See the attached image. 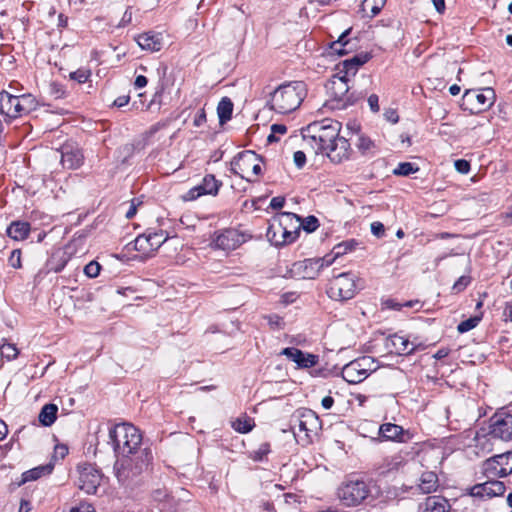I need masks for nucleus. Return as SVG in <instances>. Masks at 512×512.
Listing matches in <instances>:
<instances>
[{
    "label": "nucleus",
    "instance_id": "obj_54",
    "mask_svg": "<svg viewBox=\"0 0 512 512\" xmlns=\"http://www.w3.org/2000/svg\"><path fill=\"white\" fill-rule=\"evenodd\" d=\"M371 232L377 237H382L385 233L384 225L381 222H373L371 224Z\"/></svg>",
    "mask_w": 512,
    "mask_h": 512
},
{
    "label": "nucleus",
    "instance_id": "obj_32",
    "mask_svg": "<svg viewBox=\"0 0 512 512\" xmlns=\"http://www.w3.org/2000/svg\"><path fill=\"white\" fill-rule=\"evenodd\" d=\"M58 407L55 404H46L42 407L38 419L43 426H51L57 416Z\"/></svg>",
    "mask_w": 512,
    "mask_h": 512
},
{
    "label": "nucleus",
    "instance_id": "obj_60",
    "mask_svg": "<svg viewBox=\"0 0 512 512\" xmlns=\"http://www.w3.org/2000/svg\"><path fill=\"white\" fill-rule=\"evenodd\" d=\"M285 204L283 197H273L270 201V207L274 210L281 209Z\"/></svg>",
    "mask_w": 512,
    "mask_h": 512
},
{
    "label": "nucleus",
    "instance_id": "obj_57",
    "mask_svg": "<svg viewBox=\"0 0 512 512\" xmlns=\"http://www.w3.org/2000/svg\"><path fill=\"white\" fill-rule=\"evenodd\" d=\"M206 122V113H205V109L202 108L200 109L197 114L195 115V118H194V121H193V124L194 126L196 127H200L202 126L204 123Z\"/></svg>",
    "mask_w": 512,
    "mask_h": 512
},
{
    "label": "nucleus",
    "instance_id": "obj_35",
    "mask_svg": "<svg viewBox=\"0 0 512 512\" xmlns=\"http://www.w3.org/2000/svg\"><path fill=\"white\" fill-rule=\"evenodd\" d=\"M254 425L255 424H254L253 419H251L247 416H242V417L236 418L235 420H233L231 422L232 428L235 431L242 433V434L250 432L253 429Z\"/></svg>",
    "mask_w": 512,
    "mask_h": 512
},
{
    "label": "nucleus",
    "instance_id": "obj_2",
    "mask_svg": "<svg viewBox=\"0 0 512 512\" xmlns=\"http://www.w3.org/2000/svg\"><path fill=\"white\" fill-rule=\"evenodd\" d=\"M341 123L332 119H323L307 125L303 129V139L309 144L315 153H322L328 150V147L339 136Z\"/></svg>",
    "mask_w": 512,
    "mask_h": 512
},
{
    "label": "nucleus",
    "instance_id": "obj_34",
    "mask_svg": "<svg viewBox=\"0 0 512 512\" xmlns=\"http://www.w3.org/2000/svg\"><path fill=\"white\" fill-rule=\"evenodd\" d=\"M391 341L398 354H412L415 351V347L403 336L393 335Z\"/></svg>",
    "mask_w": 512,
    "mask_h": 512
},
{
    "label": "nucleus",
    "instance_id": "obj_6",
    "mask_svg": "<svg viewBox=\"0 0 512 512\" xmlns=\"http://www.w3.org/2000/svg\"><path fill=\"white\" fill-rule=\"evenodd\" d=\"M358 278L351 272L338 274L331 280L327 290L328 296L336 301H344L353 298L358 289Z\"/></svg>",
    "mask_w": 512,
    "mask_h": 512
},
{
    "label": "nucleus",
    "instance_id": "obj_61",
    "mask_svg": "<svg viewBox=\"0 0 512 512\" xmlns=\"http://www.w3.org/2000/svg\"><path fill=\"white\" fill-rule=\"evenodd\" d=\"M385 118L390 121L391 123H397L399 120L398 114L395 110L389 109L384 114Z\"/></svg>",
    "mask_w": 512,
    "mask_h": 512
},
{
    "label": "nucleus",
    "instance_id": "obj_39",
    "mask_svg": "<svg viewBox=\"0 0 512 512\" xmlns=\"http://www.w3.org/2000/svg\"><path fill=\"white\" fill-rule=\"evenodd\" d=\"M18 354L19 350L14 344L4 343L0 346V356L8 361L16 359Z\"/></svg>",
    "mask_w": 512,
    "mask_h": 512
},
{
    "label": "nucleus",
    "instance_id": "obj_31",
    "mask_svg": "<svg viewBox=\"0 0 512 512\" xmlns=\"http://www.w3.org/2000/svg\"><path fill=\"white\" fill-rule=\"evenodd\" d=\"M52 469H53V467L48 464V465H40V466L32 468L28 471H25L22 474V480L19 483V485L25 484L26 482H29V481H35L44 475L50 474Z\"/></svg>",
    "mask_w": 512,
    "mask_h": 512
},
{
    "label": "nucleus",
    "instance_id": "obj_41",
    "mask_svg": "<svg viewBox=\"0 0 512 512\" xmlns=\"http://www.w3.org/2000/svg\"><path fill=\"white\" fill-rule=\"evenodd\" d=\"M481 319H482L481 315H475V316H472V317L462 321L461 323H459V325L457 327L458 332L466 333V332L474 329L479 324Z\"/></svg>",
    "mask_w": 512,
    "mask_h": 512
},
{
    "label": "nucleus",
    "instance_id": "obj_13",
    "mask_svg": "<svg viewBox=\"0 0 512 512\" xmlns=\"http://www.w3.org/2000/svg\"><path fill=\"white\" fill-rule=\"evenodd\" d=\"M493 438L512 440V414L497 412L489 419V433Z\"/></svg>",
    "mask_w": 512,
    "mask_h": 512
},
{
    "label": "nucleus",
    "instance_id": "obj_11",
    "mask_svg": "<svg viewBox=\"0 0 512 512\" xmlns=\"http://www.w3.org/2000/svg\"><path fill=\"white\" fill-rule=\"evenodd\" d=\"M370 494L369 485L363 480L348 481L338 491L340 500L346 506L361 504Z\"/></svg>",
    "mask_w": 512,
    "mask_h": 512
},
{
    "label": "nucleus",
    "instance_id": "obj_40",
    "mask_svg": "<svg viewBox=\"0 0 512 512\" xmlns=\"http://www.w3.org/2000/svg\"><path fill=\"white\" fill-rule=\"evenodd\" d=\"M296 224V226H300L306 232L312 233L319 227V220L315 216L310 215L304 219L300 218V222Z\"/></svg>",
    "mask_w": 512,
    "mask_h": 512
},
{
    "label": "nucleus",
    "instance_id": "obj_17",
    "mask_svg": "<svg viewBox=\"0 0 512 512\" xmlns=\"http://www.w3.org/2000/svg\"><path fill=\"white\" fill-rule=\"evenodd\" d=\"M102 481V474L93 466L89 465L80 471L78 486L87 494H96Z\"/></svg>",
    "mask_w": 512,
    "mask_h": 512
},
{
    "label": "nucleus",
    "instance_id": "obj_49",
    "mask_svg": "<svg viewBox=\"0 0 512 512\" xmlns=\"http://www.w3.org/2000/svg\"><path fill=\"white\" fill-rule=\"evenodd\" d=\"M9 264L13 268H21V251L19 249H15L11 252L9 257Z\"/></svg>",
    "mask_w": 512,
    "mask_h": 512
},
{
    "label": "nucleus",
    "instance_id": "obj_38",
    "mask_svg": "<svg viewBox=\"0 0 512 512\" xmlns=\"http://www.w3.org/2000/svg\"><path fill=\"white\" fill-rule=\"evenodd\" d=\"M266 237L270 243L275 246H282L287 244V240L283 239L282 233H279L276 231V229H273V221L270 223L267 229Z\"/></svg>",
    "mask_w": 512,
    "mask_h": 512
},
{
    "label": "nucleus",
    "instance_id": "obj_8",
    "mask_svg": "<svg viewBox=\"0 0 512 512\" xmlns=\"http://www.w3.org/2000/svg\"><path fill=\"white\" fill-rule=\"evenodd\" d=\"M482 473L487 479L502 478L512 474V450L486 459L482 463Z\"/></svg>",
    "mask_w": 512,
    "mask_h": 512
},
{
    "label": "nucleus",
    "instance_id": "obj_36",
    "mask_svg": "<svg viewBox=\"0 0 512 512\" xmlns=\"http://www.w3.org/2000/svg\"><path fill=\"white\" fill-rule=\"evenodd\" d=\"M131 244H133V249L143 254L148 255L151 252H154L152 246H150V240L147 236V233H143L139 235Z\"/></svg>",
    "mask_w": 512,
    "mask_h": 512
},
{
    "label": "nucleus",
    "instance_id": "obj_30",
    "mask_svg": "<svg viewBox=\"0 0 512 512\" xmlns=\"http://www.w3.org/2000/svg\"><path fill=\"white\" fill-rule=\"evenodd\" d=\"M449 502L441 496H430L424 502L423 512H448Z\"/></svg>",
    "mask_w": 512,
    "mask_h": 512
},
{
    "label": "nucleus",
    "instance_id": "obj_62",
    "mask_svg": "<svg viewBox=\"0 0 512 512\" xmlns=\"http://www.w3.org/2000/svg\"><path fill=\"white\" fill-rule=\"evenodd\" d=\"M130 97L128 95L119 96L114 101V106L123 107L129 103Z\"/></svg>",
    "mask_w": 512,
    "mask_h": 512
},
{
    "label": "nucleus",
    "instance_id": "obj_59",
    "mask_svg": "<svg viewBox=\"0 0 512 512\" xmlns=\"http://www.w3.org/2000/svg\"><path fill=\"white\" fill-rule=\"evenodd\" d=\"M69 512H94V508L88 503H81L77 507H72Z\"/></svg>",
    "mask_w": 512,
    "mask_h": 512
},
{
    "label": "nucleus",
    "instance_id": "obj_47",
    "mask_svg": "<svg viewBox=\"0 0 512 512\" xmlns=\"http://www.w3.org/2000/svg\"><path fill=\"white\" fill-rule=\"evenodd\" d=\"M356 146L363 154H365L374 147V143L368 137L359 136Z\"/></svg>",
    "mask_w": 512,
    "mask_h": 512
},
{
    "label": "nucleus",
    "instance_id": "obj_9",
    "mask_svg": "<svg viewBox=\"0 0 512 512\" xmlns=\"http://www.w3.org/2000/svg\"><path fill=\"white\" fill-rule=\"evenodd\" d=\"M494 101V91L491 88L483 90H466L463 97L461 108L476 114L489 108Z\"/></svg>",
    "mask_w": 512,
    "mask_h": 512
},
{
    "label": "nucleus",
    "instance_id": "obj_42",
    "mask_svg": "<svg viewBox=\"0 0 512 512\" xmlns=\"http://www.w3.org/2000/svg\"><path fill=\"white\" fill-rule=\"evenodd\" d=\"M356 245L357 242L355 240L344 241L336 245L333 248L332 252L335 254L336 257H339L341 255L346 254L347 252L354 250Z\"/></svg>",
    "mask_w": 512,
    "mask_h": 512
},
{
    "label": "nucleus",
    "instance_id": "obj_7",
    "mask_svg": "<svg viewBox=\"0 0 512 512\" xmlns=\"http://www.w3.org/2000/svg\"><path fill=\"white\" fill-rule=\"evenodd\" d=\"M261 159L254 151L245 150L238 153L231 161L232 173L249 182V174L258 176L261 173Z\"/></svg>",
    "mask_w": 512,
    "mask_h": 512
},
{
    "label": "nucleus",
    "instance_id": "obj_48",
    "mask_svg": "<svg viewBox=\"0 0 512 512\" xmlns=\"http://www.w3.org/2000/svg\"><path fill=\"white\" fill-rule=\"evenodd\" d=\"M270 452V444L265 442L260 444L257 450L254 451L253 459L260 461Z\"/></svg>",
    "mask_w": 512,
    "mask_h": 512
},
{
    "label": "nucleus",
    "instance_id": "obj_24",
    "mask_svg": "<svg viewBox=\"0 0 512 512\" xmlns=\"http://www.w3.org/2000/svg\"><path fill=\"white\" fill-rule=\"evenodd\" d=\"M416 465L415 462L409 463L406 461L405 457L398 453L389 457H386L383 459L382 464L379 466V474L381 475H388L390 473H393L395 471H398L405 466H414Z\"/></svg>",
    "mask_w": 512,
    "mask_h": 512
},
{
    "label": "nucleus",
    "instance_id": "obj_28",
    "mask_svg": "<svg viewBox=\"0 0 512 512\" xmlns=\"http://www.w3.org/2000/svg\"><path fill=\"white\" fill-rule=\"evenodd\" d=\"M351 28L345 30L336 41L330 44V53L335 55H345L352 51L353 46L347 36L350 34Z\"/></svg>",
    "mask_w": 512,
    "mask_h": 512
},
{
    "label": "nucleus",
    "instance_id": "obj_18",
    "mask_svg": "<svg viewBox=\"0 0 512 512\" xmlns=\"http://www.w3.org/2000/svg\"><path fill=\"white\" fill-rule=\"evenodd\" d=\"M280 355L286 356L291 361L295 362L299 368H311L318 362V356L310 353H304L295 347H286Z\"/></svg>",
    "mask_w": 512,
    "mask_h": 512
},
{
    "label": "nucleus",
    "instance_id": "obj_37",
    "mask_svg": "<svg viewBox=\"0 0 512 512\" xmlns=\"http://www.w3.org/2000/svg\"><path fill=\"white\" fill-rule=\"evenodd\" d=\"M146 233L150 240V246L153 247L154 251L159 249L168 239V235L167 234L165 235L163 230L154 231V232H151L148 230Z\"/></svg>",
    "mask_w": 512,
    "mask_h": 512
},
{
    "label": "nucleus",
    "instance_id": "obj_55",
    "mask_svg": "<svg viewBox=\"0 0 512 512\" xmlns=\"http://www.w3.org/2000/svg\"><path fill=\"white\" fill-rule=\"evenodd\" d=\"M131 22H132V11H131V7H128L126 9V11L124 12V14L118 24V27H126Z\"/></svg>",
    "mask_w": 512,
    "mask_h": 512
},
{
    "label": "nucleus",
    "instance_id": "obj_45",
    "mask_svg": "<svg viewBox=\"0 0 512 512\" xmlns=\"http://www.w3.org/2000/svg\"><path fill=\"white\" fill-rule=\"evenodd\" d=\"M49 94L55 99H61L65 97L66 91L62 84L58 82H52L49 85Z\"/></svg>",
    "mask_w": 512,
    "mask_h": 512
},
{
    "label": "nucleus",
    "instance_id": "obj_23",
    "mask_svg": "<svg viewBox=\"0 0 512 512\" xmlns=\"http://www.w3.org/2000/svg\"><path fill=\"white\" fill-rule=\"evenodd\" d=\"M298 426L300 431H304L306 436L309 437L310 434H317L321 428V422L317 414L310 410L305 409L300 412L298 417Z\"/></svg>",
    "mask_w": 512,
    "mask_h": 512
},
{
    "label": "nucleus",
    "instance_id": "obj_19",
    "mask_svg": "<svg viewBox=\"0 0 512 512\" xmlns=\"http://www.w3.org/2000/svg\"><path fill=\"white\" fill-rule=\"evenodd\" d=\"M321 263L315 258L295 262L291 271L303 279H315L321 271Z\"/></svg>",
    "mask_w": 512,
    "mask_h": 512
},
{
    "label": "nucleus",
    "instance_id": "obj_22",
    "mask_svg": "<svg viewBox=\"0 0 512 512\" xmlns=\"http://www.w3.org/2000/svg\"><path fill=\"white\" fill-rule=\"evenodd\" d=\"M84 161L82 151L69 144H65L61 148V164L64 168L75 170L78 169Z\"/></svg>",
    "mask_w": 512,
    "mask_h": 512
},
{
    "label": "nucleus",
    "instance_id": "obj_33",
    "mask_svg": "<svg viewBox=\"0 0 512 512\" xmlns=\"http://www.w3.org/2000/svg\"><path fill=\"white\" fill-rule=\"evenodd\" d=\"M233 113V103L230 98L223 97L217 106V114L219 117L220 124H224L229 121Z\"/></svg>",
    "mask_w": 512,
    "mask_h": 512
},
{
    "label": "nucleus",
    "instance_id": "obj_20",
    "mask_svg": "<svg viewBox=\"0 0 512 512\" xmlns=\"http://www.w3.org/2000/svg\"><path fill=\"white\" fill-rule=\"evenodd\" d=\"M324 152L333 163L339 164L349 158L351 152L350 143L346 138L338 136L332 145L328 147V150Z\"/></svg>",
    "mask_w": 512,
    "mask_h": 512
},
{
    "label": "nucleus",
    "instance_id": "obj_50",
    "mask_svg": "<svg viewBox=\"0 0 512 512\" xmlns=\"http://www.w3.org/2000/svg\"><path fill=\"white\" fill-rule=\"evenodd\" d=\"M455 169L461 174H467L470 171V163L465 159H458L454 163Z\"/></svg>",
    "mask_w": 512,
    "mask_h": 512
},
{
    "label": "nucleus",
    "instance_id": "obj_21",
    "mask_svg": "<svg viewBox=\"0 0 512 512\" xmlns=\"http://www.w3.org/2000/svg\"><path fill=\"white\" fill-rule=\"evenodd\" d=\"M370 58L371 56L369 53H360L354 55L353 57L344 60L337 66L339 70L338 73H340V75L346 76V78L350 80L351 77L356 75L359 68L367 63Z\"/></svg>",
    "mask_w": 512,
    "mask_h": 512
},
{
    "label": "nucleus",
    "instance_id": "obj_15",
    "mask_svg": "<svg viewBox=\"0 0 512 512\" xmlns=\"http://www.w3.org/2000/svg\"><path fill=\"white\" fill-rule=\"evenodd\" d=\"M300 222V217L294 213H282L279 218L273 219V229L282 233L287 244L294 242L300 234V226L294 224Z\"/></svg>",
    "mask_w": 512,
    "mask_h": 512
},
{
    "label": "nucleus",
    "instance_id": "obj_43",
    "mask_svg": "<svg viewBox=\"0 0 512 512\" xmlns=\"http://www.w3.org/2000/svg\"><path fill=\"white\" fill-rule=\"evenodd\" d=\"M417 171L418 167H415L414 164L410 162H402L394 170V174L400 176H409L410 174L415 173Z\"/></svg>",
    "mask_w": 512,
    "mask_h": 512
},
{
    "label": "nucleus",
    "instance_id": "obj_64",
    "mask_svg": "<svg viewBox=\"0 0 512 512\" xmlns=\"http://www.w3.org/2000/svg\"><path fill=\"white\" fill-rule=\"evenodd\" d=\"M147 83H148V80L145 76L138 75L134 81V86H135V88L140 89V88L145 87L147 85Z\"/></svg>",
    "mask_w": 512,
    "mask_h": 512
},
{
    "label": "nucleus",
    "instance_id": "obj_51",
    "mask_svg": "<svg viewBox=\"0 0 512 512\" xmlns=\"http://www.w3.org/2000/svg\"><path fill=\"white\" fill-rule=\"evenodd\" d=\"M470 283V277L461 276L453 285V290L456 292H460L464 290L467 285Z\"/></svg>",
    "mask_w": 512,
    "mask_h": 512
},
{
    "label": "nucleus",
    "instance_id": "obj_56",
    "mask_svg": "<svg viewBox=\"0 0 512 512\" xmlns=\"http://www.w3.org/2000/svg\"><path fill=\"white\" fill-rule=\"evenodd\" d=\"M336 258L337 257L332 252V254L325 255L322 258H315V259H316V261H319L322 264L321 265V270H322L324 267L330 266L335 261Z\"/></svg>",
    "mask_w": 512,
    "mask_h": 512
},
{
    "label": "nucleus",
    "instance_id": "obj_14",
    "mask_svg": "<svg viewBox=\"0 0 512 512\" xmlns=\"http://www.w3.org/2000/svg\"><path fill=\"white\" fill-rule=\"evenodd\" d=\"M506 491V486L503 482L494 479H488L486 482L475 484L469 488V496L476 498L480 501H487L495 497L502 496Z\"/></svg>",
    "mask_w": 512,
    "mask_h": 512
},
{
    "label": "nucleus",
    "instance_id": "obj_16",
    "mask_svg": "<svg viewBox=\"0 0 512 512\" xmlns=\"http://www.w3.org/2000/svg\"><path fill=\"white\" fill-rule=\"evenodd\" d=\"M222 186V181L213 174H206L201 183L189 189L183 196L184 201H194L201 196H216Z\"/></svg>",
    "mask_w": 512,
    "mask_h": 512
},
{
    "label": "nucleus",
    "instance_id": "obj_12",
    "mask_svg": "<svg viewBox=\"0 0 512 512\" xmlns=\"http://www.w3.org/2000/svg\"><path fill=\"white\" fill-rule=\"evenodd\" d=\"M247 235L234 228L224 229L214 233L212 244L215 248L229 251L235 250L247 241Z\"/></svg>",
    "mask_w": 512,
    "mask_h": 512
},
{
    "label": "nucleus",
    "instance_id": "obj_4",
    "mask_svg": "<svg viewBox=\"0 0 512 512\" xmlns=\"http://www.w3.org/2000/svg\"><path fill=\"white\" fill-rule=\"evenodd\" d=\"M38 102L31 94L14 96L6 91L0 93V113L13 120L36 110Z\"/></svg>",
    "mask_w": 512,
    "mask_h": 512
},
{
    "label": "nucleus",
    "instance_id": "obj_52",
    "mask_svg": "<svg viewBox=\"0 0 512 512\" xmlns=\"http://www.w3.org/2000/svg\"><path fill=\"white\" fill-rule=\"evenodd\" d=\"M68 454V447L64 444H58L54 448V455L53 457L55 459H64L65 456Z\"/></svg>",
    "mask_w": 512,
    "mask_h": 512
},
{
    "label": "nucleus",
    "instance_id": "obj_46",
    "mask_svg": "<svg viewBox=\"0 0 512 512\" xmlns=\"http://www.w3.org/2000/svg\"><path fill=\"white\" fill-rule=\"evenodd\" d=\"M100 270H101V266L98 262L96 261H91L89 262L85 267H84V273L89 277V278H95L99 275L100 273Z\"/></svg>",
    "mask_w": 512,
    "mask_h": 512
},
{
    "label": "nucleus",
    "instance_id": "obj_58",
    "mask_svg": "<svg viewBox=\"0 0 512 512\" xmlns=\"http://www.w3.org/2000/svg\"><path fill=\"white\" fill-rule=\"evenodd\" d=\"M379 98L376 94H371L368 98V104H369V107L371 109L372 112H378L380 107H379Z\"/></svg>",
    "mask_w": 512,
    "mask_h": 512
},
{
    "label": "nucleus",
    "instance_id": "obj_5",
    "mask_svg": "<svg viewBox=\"0 0 512 512\" xmlns=\"http://www.w3.org/2000/svg\"><path fill=\"white\" fill-rule=\"evenodd\" d=\"M349 81L346 76L336 73L327 82L325 87L332 108L345 109L357 101V97L353 93H349Z\"/></svg>",
    "mask_w": 512,
    "mask_h": 512
},
{
    "label": "nucleus",
    "instance_id": "obj_29",
    "mask_svg": "<svg viewBox=\"0 0 512 512\" xmlns=\"http://www.w3.org/2000/svg\"><path fill=\"white\" fill-rule=\"evenodd\" d=\"M29 232L30 224L25 221H13L6 230L7 235L16 241L26 239Z\"/></svg>",
    "mask_w": 512,
    "mask_h": 512
},
{
    "label": "nucleus",
    "instance_id": "obj_26",
    "mask_svg": "<svg viewBox=\"0 0 512 512\" xmlns=\"http://www.w3.org/2000/svg\"><path fill=\"white\" fill-rule=\"evenodd\" d=\"M379 434L385 440L404 442L408 432L397 424L384 423L379 428Z\"/></svg>",
    "mask_w": 512,
    "mask_h": 512
},
{
    "label": "nucleus",
    "instance_id": "obj_1",
    "mask_svg": "<svg viewBox=\"0 0 512 512\" xmlns=\"http://www.w3.org/2000/svg\"><path fill=\"white\" fill-rule=\"evenodd\" d=\"M109 442L114 452L121 457L115 462L114 470L118 481L130 487L137 483V478L145 472L152 454L148 448L142 449V435L134 425L117 424L109 430Z\"/></svg>",
    "mask_w": 512,
    "mask_h": 512
},
{
    "label": "nucleus",
    "instance_id": "obj_10",
    "mask_svg": "<svg viewBox=\"0 0 512 512\" xmlns=\"http://www.w3.org/2000/svg\"><path fill=\"white\" fill-rule=\"evenodd\" d=\"M375 370L374 360L369 356L355 359L342 368L343 379L350 384H358Z\"/></svg>",
    "mask_w": 512,
    "mask_h": 512
},
{
    "label": "nucleus",
    "instance_id": "obj_53",
    "mask_svg": "<svg viewBox=\"0 0 512 512\" xmlns=\"http://www.w3.org/2000/svg\"><path fill=\"white\" fill-rule=\"evenodd\" d=\"M293 160L297 168L301 169L306 163V155L303 151H296L293 155Z\"/></svg>",
    "mask_w": 512,
    "mask_h": 512
},
{
    "label": "nucleus",
    "instance_id": "obj_63",
    "mask_svg": "<svg viewBox=\"0 0 512 512\" xmlns=\"http://www.w3.org/2000/svg\"><path fill=\"white\" fill-rule=\"evenodd\" d=\"M385 306L389 309L399 311L402 309L403 305L401 303L396 302L393 299H388L385 301Z\"/></svg>",
    "mask_w": 512,
    "mask_h": 512
},
{
    "label": "nucleus",
    "instance_id": "obj_44",
    "mask_svg": "<svg viewBox=\"0 0 512 512\" xmlns=\"http://www.w3.org/2000/svg\"><path fill=\"white\" fill-rule=\"evenodd\" d=\"M91 71L86 68H79L74 72L70 73V79L77 81L78 83H85L89 79Z\"/></svg>",
    "mask_w": 512,
    "mask_h": 512
},
{
    "label": "nucleus",
    "instance_id": "obj_3",
    "mask_svg": "<svg viewBox=\"0 0 512 512\" xmlns=\"http://www.w3.org/2000/svg\"><path fill=\"white\" fill-rule=\"evenodd\" d=\"M269 106L280 114L295 111L306 96L305 84L302 81H293L280 85L270 95Z\"/></svg>",
    "mask_w": 512,
    "mask_h": 512
},
{
    "label": "nucleus",
    "instance_id": "obj_27",
    "mask_svg": "<svg viewBox=\"0 0 512 512\" xmlns=\"http://www.w3.org/2000/svg\"><path fill=\"white\" fill-rule=\"evenodd\" d=\"M438 475L433 471H425L421 474L417 487L423 494L436 492L439 488Z\"/></svg>",
    "mask_w": 512,
    "mask_h": 512
},
{
    "label": "nucleus",
    "instance_id": "obj_25",
    "mask_svg": "<svg viewBox=\"0 0 512 512\" xmlns=\"http://www.w3.org/2000/svg\"><path fill=\"white\" fill-rule=\"evenodd\" d=\"M136 41L141 49L150 52H158L163 46L162 35L152 31L140 34Z\"/></svg>",
    "mask_w": 512,
    "mask_h": 512
}]
</instances>
